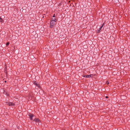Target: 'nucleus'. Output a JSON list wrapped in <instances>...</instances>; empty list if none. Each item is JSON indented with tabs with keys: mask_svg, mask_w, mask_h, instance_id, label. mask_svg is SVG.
I'll list each match as a JSON object with an SVG mask.
<instances>
[{
	"mask_svg": "<svg viewBox=\"0 0 130 130\" xmlns=\"http://www.w3.org/2000/svg\"><path fill=\"white\" fill-rule=\"evenodd\" d=\"M34 84L36 86H37L38 88H39V85L38 84L37 82L36 81H34V82H33Z\"/></svg>",
	"mask_w": 130,
	"mask_h": 130,
	"instance_id": "nucleus-5",
	"label": "nucleus"
},
{
	"mask_svg": "<svg viewBox=\"0 0 130 130\" xmlns=\"http://www.w3.org/2000/svg\"><path fill=\"white\" fill-rule=\"evenodd\" d=\"M107 84H109V82H107Z\"/></svg>",
	"mask_w": 130,
	"mask_h": 130,
	"instance_id": "nucleus-14",
	"label": "nucleus"
},
{
	"mask_svg": "<svg viewBox=\"0 0 130 130\" xmlns=\"http://www.w3.org/2000/svg\"><path fill=\"white\" fill-rule=\"evenodd\" d=\"M54 22V21H51L50 23V27L51 28H52L54 26L55 24V22Z\"/></svg>",
	"mask_w": 130,
	"mask_h": 130,
	"instance_id": "nucleus-1",
	"label": "nucleus"
},
{
	"mask_svg": "<svg viewBox=\"0 0 130 130\" xmlns=\"http://www.w3.org/2000/svg\"><path fill=\"white\" fill-rule=\"evenodd\" d=\"M93 75H84L83 76V77H92Z\"/></svg>",
	"mask_w": 130,
	"mask_h": 130,
	"instance_id": "nucleus-4",
	"label": "nucleus"
},
{
	"mask_svg": "<svg viewBox=\"0 0 130 130\" xmlns=\"http://www.w3.org/2000/svg\"><path fill=\"white\" fill-rule=\"evenodd\" d=\"M29 116L31 120L33 119V117H34V116L32 113H29Z\"/></svg>",
	"mask_w": 130,
	"mask_h": 130,
	"instance_id": "nucleus-2",
	"label": "nucleus"
},
{
	"mask_svg": "<svg viewBox=\"0 0 130 130\" xmlns=\"http://www.w3.org/2000/svg\"><path fill=\"white\" fill-rule=\"evenodd\" d=\"M106 98H108V96H106Z\"/></svg>",
	"mask_w": 130,
	"mask_h": 130,
	"instance_id": "nucleus-15",
	"label": "nucleus"
},
{
	"mask_svg": "<svg viewBox=\"0 0 130 130\" xmlns=\"http://www.w3.org/2000/svg\"><path fill=\"white\" fill-rule=\"evenodd\" d=\"M52 21H54V22H56V19L55 18H52Z\"/></svg>",
	"mask_w": 130,
	"mask_h": 130,
	"instance_id": "nucleus-7",
	"label": "nucleus"
},
{
	"mask_svg": "<svg viewBox=\"0 0 130 130\" xmlns=\"http://www.w3.org/2000/svg\"><path fill=\"white\" fill-rule=\"evenodd\" d=\"M105 25V23H103L102 25V26L103 27H104V25Z\"/></svg>",
	"mask_w": 130,
	"mask_h": 130,
	"instance_id": "nucleus-11",
	"label": "nucleus"
},
{
	"mask_svg": "<svg viewBox=\"0 0 130 130\" xmlns=\"http://www.w3.org/2000/svg\"><path fill=\"white\" fill-rule=\"evenodd\" d=\"M55 17V14H54L53 16V18H54Z\"/></svg>",
	"mask_w": 130,
	"mask_h": 130,
	"instance_id": "nucleus-12",
	"label": "nucleus"
},
{
	"mask_svg": "<svg viewBox=\"0 0 130 130\" xmlns=\"http://www.w3.org/2000/svg\"><path fill=\"white\" fill-rule=\"evenodd\" d=\"M9 42H7L6 43V45L7 46H8L9 45Z\"/></svg>",
	"mask_w": 130,
	"mask_h": 130,
	"instance_id": "nucleus-9",
	"label": "nucleus"
},
{
	"mask_svg": "<svg viewBox=\"0 0 130 130\" xmlns=\"http://www.w3.org/2000/svg\"><path fill=\"white\" fill-rule=\"evenodd\" d=\"M100 30H98V31L97 32L99 33V32H100Z\"/></svg>",
	"mask_w": 130,
	"mask_h": 130,
	"instance_id": "nucleus-13",
	"label": "nucleus"
},
{
	"mask_svg": "<svg viewBox=\"0 0 130 130\" xmlns=\"http://www.w3.org/2000/svg\"><path fill=\"white\" fill-rule=\"evenodd\" d=\"M34 121H35L36 122H39V120L38 119H35L34 120Z\"/></svg>",
	"mask_w": 130,
	"mask_h": 130,
	"instance_id": "nucleus-6",
	"label": "nucleus"
},
{
	"mask_svg": "<svg viewBox=\"0 0 130 130\" xmlns=\"http://www.w3.org/2000/svg\"><path fill=\"white\" fill-rule=\"evenodd\" d=\"M6 82V81H5V82Z\"/></svg>",
	"mask_w": 130,
	"mask_h": 130,
	"instance_id": "nucleus-17",
	"label": "nucleus"
},
{
	"mask_svg": "<svg viewBox=\"0 0 130 130\" xmlns=\"http://www.w3.org/2000/svg\"><path fill=\"white\" fill-rule=\"evenodd\" d=\"M0 21L1 22H3V19H2L0 17Z\"/></svg>",
	"mask_w": 130,
	"mask_h": 130,
	"instance_id": "nucleus-8",
	"label": "nucleus"
},
{
	"mask_svg": "<svg viewBox=\"0 0 130 130\" xmlns=\"http://www.w3.org/2000/svg\"><path fill=\"white\" fill-rule=\"evenodd\" d=\"M104 27H103V28H102V30H104Z\"/></svg>",
	"mask_w": 130,
	"mask_h": 130,
	"instance_id": "nucleus-16",
	"label": "nucleus"
},
{
	"mask_svg": "<svg viewBox=\"0 0 130 130\" xmlns=\"http://www.w3.org/2000/svg\"><path fill=\"white\" fill-rule=\"evenodd\" d=\"M102 27H103L101 26V27H100V28H99V30H101L102 29Z\"/></svg>",
	"mask_w": 130,
	"mask_h": 130,
	"instance_id": "nucleus-10",
	"label": "nucleus"
},
{
	"mask_svg": "<svg viewBox=\"0 0 130 130\" xmlns=\"http://www.w3.org/2000/svg\"><path fill=\"white\" fill-rule=\"evenodd\" d=\"M6 104L8 105H9V106H12L13 105H14V103H12L11 102H6Z\"/></svg>",
	"mask_w": 130,
	"mask_h": 130,
	"instance_id": "nucleus-3",
	"label": "nucleus"
}]
</instances>
